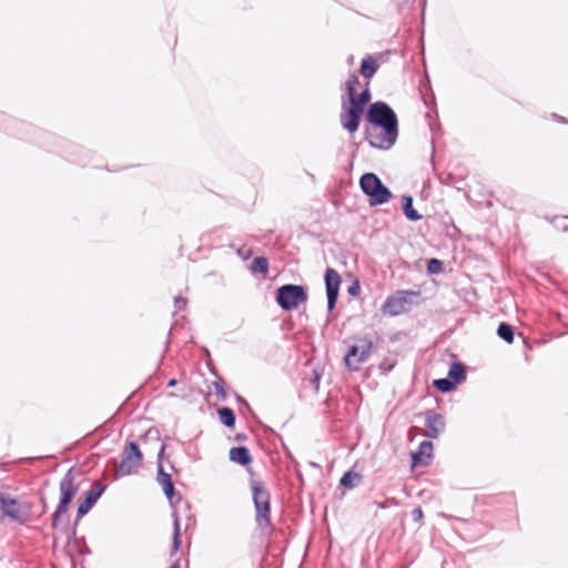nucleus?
I'll use <instances>...</instances> for the list:
<instances>
[{"mask_svg": "<svg viewBox=\"0 0 568 568\" xmlns=\"http://www.w3.org/2000/svg\"><path fill=\"white\" fill-rule=\"evenodd\" d=\"M359 83L358 77L356 74H351L348 80L346 81V93L349 100H353L354 94H356V87Z\"/></svg>", "mask_w": 568, "mask_h": 568, "instance_id": "24", "label": "nucleus"}, {"mask_svg": "<svg viewBox=\"0 0 568 568\" xmlns=\"http://www.w3.org/2000/svg\"><path fill=\"white\" fill-rule=\"evenodd\" d=\"M173 517H174V523H173V526H174L173 551H178L179 548H180V544H181V540H180V519H179V517H178V515L175 513L173 514Z\"/></svg>", "mask_w": 568, "mask_h": 568, "instance_id": "27", "label": "nucleus"}, {"mask_svg": "<svg viewBox=\"0 0 568 568\" xmlns=\"http://www.w3.org/2000/svg\"><path fill=\"white\" fill-rule=\"evenodd\" d=\"M158 481L162 486L165 496L171 501L174 495V486L171 476L165 473L161 466L158 473Z\"/></svg>", "mask_w": 568, "mask_h": 568, "instance_id": "15", "label": "nucleus"}, {"mask_svg": "<svg viewBox=\"0 0 568 568\" xmlns=\"http://www.w3.org/2000/svg\"><path fill=\"white\" fill-rule=\"evenodd\" d=\"M78 491L77 485L70 474H67L60 483L61 498L53 514V526H57L59 518L67 513L70 503Z\"/></svg>", "mask_w": 568, "mask_h": 568, "instance_id": "8", "label": "nucleus"}, {"mask_svg": "<svg viewBox=\"0 0 568 568\" xmlns=\"http://www.w3.org/2000/svg\"><path fill=\"white\" fill-rule=\"evenodd\" d=\"M369 99V89L366 88L359 95L354 94V98L353 100H349V103L354 106L359 108L363 111L364 105L368 103Z\"/></svg>", "mask_w": 568, "mask_h": 568, "instance_id": "22", "label": "nucleus"}, {"mask_svg": "<svg viewBox=\"0 0 568 568\" xmlns=\"http://www.w3.org/2000/svg\"><path fill=\"white\" fill-rule=\"evenodd\" d=\"M363 111L351 104L349 108L345 109L341 114V121L344 129L349 131L351 133L355 132L358 129L359 119Z\"/></svg>", "mask_w": 568, "mask_h": 568, "instance_id": "13", "label": "nucleus"}, {"mask_svg": "<svg viewBox=\"0 0 568 568\" xmlns=\"http://www.w3.org/2000/svg\"><path fill=\"white\" fill-rule=\"evenodd\" d=\"M432 454L433 443L427 440L420 443L418 450L413 454L414 465H426L430 459Z\"/></svg>", "mask_w": 568, "mask_h": 568, "instance_id": "14", "label": "nucleus"}, {"mask_svg": "<svg viewBox=\"0 0 568 568\" xmlns=\"http://www.w3.org/2000/svg\"><path fill=\"white\" fill-rule=\"evenodd\" d=\"M175 384H176V381H175V379H171V381L169 382V384H168V385H169L170 387H172V386H174Z\"/></svg>", "mask_w": 568, "mask_h": 568, "instance_id": "32", "label": "nucleus"}, {"mask_svg": "<svg viewBox=\"0 0 568 568\" xmlns=\"http://www.w3.org/2000/svg\"><path fill=\"white\" fill-rule=\"evenodd\" d=\"M339 285V274L333 268H327L325 272V286L327 294V306L329 311L333 310L335 306L338 296Z\"/></svg>", "mask_w": 568, "mask_h": 568, "instance_id": "10", "label": "nucleus"}, {"mask_svg": "<svg viewBox=\"0 0 568 568\" xmlns=\"http://www.w3.org/2000/svg\"><path fill=\"white\" fill-rule=\"evenodd\" d=\"M425 436L428 438H437L445 427L444 418L440 414L428 412L426 414Z\"/></svg>", "mask_w": 568, "mask_h": 568, "instance_id": "11", "label": "nucleus"}, {"mask_svg": "<svg viewBox=\"0 0 568 568\" xmlns=\"http://www.w3.org/2000/svg\"><path fill=\"white\" fill-rule=\"evenodd\" d=\"M361 189L369 196L372 205L384 204L389 201L392 193L374 173H365L359 181Z\"/></svg>", "mask_w": 568, "mask_h": 568, "instance_id": "3", "label": "nucleus"}, {"mask_svg": "<svg viewBox=\"0 0 568 568\" xmlns=\"http://www.w3.org/2000/svg\"><path fill=\"white\" fill-rule=\"evenodd\" d=\"M434 386L440 392H449L455 387V383L449 378H439L434 381Z\"/></svg>", "mask_w": 568, "mask_h": 568, "instance_id": "26", "label": "nucleus"}, {"mask_svg": "<svg viewBox=\"0 0 568 568\" xmlns=\"http://www.w3.org/2000/svg\"><path fill=\"white\" fill-rule=\"evenodd\" d=\"M142 453L133 442L129 443L122 453V458L116 467L118 476H129L133 474L142 464Z\"/></svg>", "mask_w": 568, "mask_h": 568, "instance_id": "7", "label": "nucleus"}, {"mask_svg": "<svg viewBox=\"0 0 568 568\" xmlns=\"http://www.w3.org/2000/svg\"><path fill=\"white\" fill-rule=\"evenodd\" d=\"M253 500L256 510V523L264 528L270 525V495L261 481H252Z\"/></svg>", "mask_w": 568, "mask_h": 568, "instance_id": "5", "label": "nucleus"}, {"mask_svg": "<svg viewBox=\"0 0 568 568\" xmlns=\"http://www.w3.org/2000/svg\"><path fill=\"white\" fill-rule=\"evenodd\" d=\"M448 378L454 383L465 379V367L460 363H454L448 372Z\"/></svg>", "mask_w": 568, "mask_h": 568, "instance_id": "20", "label": "nucleus"}, {"mask_svg": "<svg viewBox=\"0 0 568 568\" xmlns=\"http://www.w3.org/2000/svg\"><path fill=\"white\" fill-rule=\"evenodd\" d=\"M104 490L99 483H94L92 488L85 493V499L78 507V517L84 516L97 503Z\"/></svg>", "mask_w": 568, "mask_h": 568, "instance_id": "12", "label": "nucleus"}, {"mask_svg": "<svg viewBox=\"0 0 568 568\" xmlns=\"http://www.w3.org/2000/svg\"><path fill=\"white\" fill-rule=\"evenodd\" d=\"M362 480V476L358 474V473H355V471H347L343 475V477L341 478V485L346 487V488H355L356 486L359 485Z\"/></svg>", "mask_w": 568, "mask_h": 568, "instance_id": "19", "label": "nucleus"}, {"mask_svg": "<svg viewBox=\"0 0 568 568\" xmlns=\"http://www.w3.org/2000/svg\"><path fill=\"white\" fill-rule=\"evenodd\" d=\"M169 568H180V566H179V564H178V562H175V564H173L172 566H170Z\"/></svg>", "mask_w": 568, "mask_h": 568, "instance_id": "33", "label": "nucleus"}, {"mask_svg": "<svg viewBox=\"0 0 568 568\" xmlns=\"http://www.w3.org/2000/svg\"><path fill=\"white\" fill-rule=\"evenodd\" d=\"M219 416L222 424L232 427L235 424V415L231 408L223 407L219 409Z\"/></svg>", "mask_w": 568, "mask_h": 568, "instance_id": "21", "label": "nucleus"}, {"mask_svg": "<svg viewBox=\"0 0 568 568\" xmlns=\"http://www.w3.org/2000/svg\"><path fill=\"white\" fill-rule=\"evenodd\" d=\"M377 71V64L372 57H366L362 60L361 73L364 78L371 79Z\"/></svg>", "mask_w": 568, "mask_h": 568, "instance_id": "18", "label": "nucleus"}, {"mask_svg": "<svg viewBox=\"0 0 568 568\" xmlns=\"http://www.w3.org/2000/svg\"><path fill=\"white\" fill-rule=\"evenodd\" d=\"M372 348L373 342L368 335L355 337L344 356L346 366L352 371H357L368 359Z\"/></svg>", "mask_w": 568, "mask_h": 568, "instance_id": "2", "label": "nucleus"}, {"mask_svg": "<svg viewBox=\"0 0 568 568\" xmlns=\"http://www.w3.org/2000/svg\"><path fill=\"white\" fill-rule=\"evenodd\" d=\"M443 268V263L439 260L432 258L428 262V271L430 273H439Z\"/></svg>", "mask_w": 568, "mask_h": 568, "instance_id": "28", "label": "nucleus"}, {"mask_svg": "<svg viewBox=\"0 0 568 568\" xmlns=\"http://www.w3.org/2000/svg\"><path fill=\"white\" fill-rule=\"evenodd\" d=\"M353 59H354V58H353V57H351V58L348 59V62H349V63H353Z\"/></svg>", "mask_w": 568, "mask_h": 568, "instance_id": "34", "label": "nucleus"}, {"mask_svg": "<svg viewBox=\"0 0 568 568\" xmlns=\"http://www.w3.org/2000/svg\"><path fill=\"white\" fill-rule=\"evenodd\" d=\"M185 303H186V301H185L184 298H182V297H178V298H175V306H176L178 308H182V306H184V305H185Z\"/></svg>", "mask_w": 568, "mask_h": 568, "instance_id": "30", "label": "nucleus"}, {"mask_svg": "<svg viewBox=\"0 0 568 568\" xmlns=\"http://www.w3.org/2000/svg\"><path fill=\"white\" fill-rule=\"evenodd\" d=\"M307 301V293L301 285L285 284L277 288L276 302L284 311L298 308Z\"/></svg>", "mask_w": 568, "mask_h": 568, "instance_id": "4", "label": "nucleus"}, {"mask_svg": "<svg viewBox=\"0 0 568 568\" xmlns=\"http://www.w3.org/2000/svg\"><path fill=\"white\" fill-rule=\"evenodd\" d=\"M230 459L243 466L252 460L248 449L243 446L232 448L230 450Z\"/></svg>", "mask_w": 568, "mask_h": 568, "instance_id": "16", "label": "nucleus"}, {"mask_svg": "<svg viewBox=\"0 0 568 568\" xmlns=\"http://www.w3.org/2000/svg\"><path fill=\"white\" fill-rule=\"evenodd\" d=\"M0 508L4 516L18 521L26 520L29 514V508L24 504L8 496L0 498Z\"/></svg>", "mask_w": 568, "mask_h": 568, "instance_id": "9", "label": "nucleus"}, {"mask_svg": "<svg viewBox=\"0 0 568 568\" xmlns=\"http://www.w3.org/2000/svg\"><path fill=\"white\" fill-rule=\"evenodd\" d=\"M412 517L415 521H419L423 518V510L420 508H415L412 511Z\"/></svg>", "mask_w": 568, "mask_h": 568, "instance_id": "29", "label": "nucleus"}, {"mask_svg": "<svg viewBox=\"0 0 568 568\" xmlns=\"http://www.w3.org/2000/svg\"><path fill=\"white\" fill-rule=\"evenodd\" d=\"M403 211L405 216L410 221L422 219V215L413 207V197L410 195L403 196Z\"/></svg>", "mask_w": 568, "mask_h": 568, "instance_id": "17", "label": "nucleus"}, {"mask_svg": "<svg viewBox=\"0 0 568 568\" xmlns=\"http://www.w3.org/2000/svg\"><path fill=\"white\" fill-rule=\"evenodd\" d=\"M357 290H358L357 286H351L348 292H349V294L354 295V294H356Z\"/></svg>", "mask_w": 568, "mask_h": 568, "instance_id": "31", "label": "nucleus"}, {"mask_svg": "<svg viewBox=\"0 0 568 568\" xmlns=\"http://www.w3.org/2000/svg\"><path fill=\"white\" fill-rule=\"evenodd\" d=\"M416 295L417 293L412 291H398L386 298L382 307V312L389 316H397L406 313L410 310L412 297Z\"/></svg>", "mask_w": 568, "mask_h": 568, "instance_id": "6", "label": "nucleus"}, {"mask_svg": "<svg viewBox=\"0 0 568 568\" xmlns=\"http://www.w3.org/2000/svg\"><path fill=\"white\" fill-rule=\"evenodd\" d=\"M497 334L501 339L506 341L507 343H511L514 339V329L510 325L506 323H501L498 326Z\"/></svg>", "mask_w": 568, "mask_h": 568, "instance_id": "23", "label": "nucleus"}, {"mask_svg": "<svg viewBox=\"0 0 568 568\" xmlns=\"http://www.w3.org/2000/svg\"><path fill=\"white\" fill-rule=\"evenodd\" d=\"M367 119L374 125L366 131L369 144L385 150L392 148L398 135L394 111L386 103L376 102L369 106Z\"/></svg>", "mask_w": 568, "mask_h": 568, "instance_id": "1", "label": "nucleus"}, {"mask_svg": "<svg viewBox=\"0 0 568 568\" xmlns=\"http://www.w3.org/2000/svg\"><path fill=\"white\" fill-rule=\"evenodd\" d=\"M252 270L257 273L266 274L268 270V262L265 257H255L252 263Z\"/></svg>", "mask_w": 568, "mask_h": 568, "instance_id": "25", "label": "nucleus"}]
</instances>
